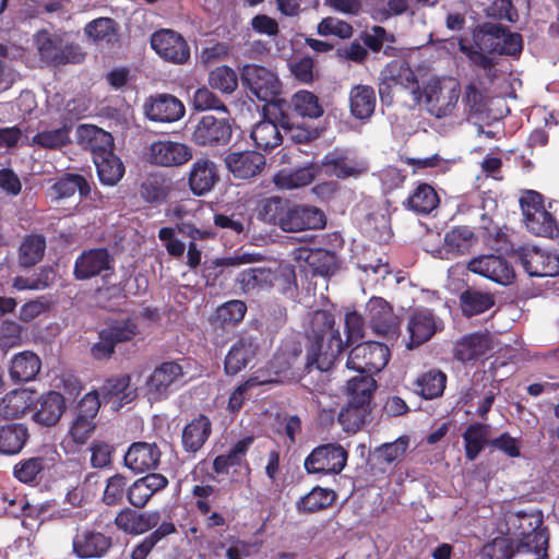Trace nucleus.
<instances>
[{
	"instance_id": "a19ab883",
	"label": "nucleus",
	"mask_w": 559,
	"mask_h": 559,
	"mask_svg": "<svg viewBox=\"0 0 559 559\" xmlns=\"http://www.w3.org/2000/svg\"><path fill=\"white\" fill-rule=\"evenodd\" d=\"M79 136L85 147L91 151L92 158L98 155H109L114 153L112 135L93 124H82L79 127Z\"/></svg>"
},
{
	"instance_id": "2f4dec72",
	"label": "nucleus",
	"mask_w": 559,
	"mask_h": 559,
	"mask_svg": "<svg viewBox=\"0 0 559 559\" xmlns=\"http://www.w3.org/2000/svg\"><path fill=\"white\" fill-rule=\"evenodd\" d=\"M182 377L183 370L178 362H162L146 381L147 392L157 400L165 399L171 391V386Z\"/></svg>"
},
{
	"instance_id": "aec40b11",
	"label": "nucleus",
	"mask_w": 559,
	"mask_h": 559,
	"mask_svg": "<svg viewBox=\"0 0 559 559\" xmlns=\"http://www.w3.org/2000/svg\"><path fill=\"white\" fill-rule=\"evenodd\" d=\"M443 330V322L431 309L417 308L411 312L407 320L409 349L418 347L431 340L437 332Z\"/></svg>"
},
{
	"instance_id": "5701e85b",
	"label": "nucleus",
	"mask_w": 559,
	"mask_h": 559,
	"mask_svg": "<svg viewBox=\"0 0 559 559\" xmlns=\"http://www.w3.org/2000/svg\"><path fill=\"white\" fill-rule=\"evenodd\" d=\"M369 324L376 334L395 337L399 335V318L391 305L381 297H372L366 305Z\"/></svg>"
},
{
	"instance_id": "13d9d810",
	"label": "nucleus",
	"mask_w": 559,
	"mask_h": 559,
	"mask_svg": "<svg viewBox=\"0 0 559 559\" xmlns=\"http://www.w3.org/2000/svg\"><path fill=\"white\" fill-rule=\"evenodd\" d=\"M274 277L270 269L248 267L238 274L236 282L239 284L242 292L248 294L255 289L271 286Z\"/></svg>"
},
{
	"instance_id": "4d7b16f0",
	"label": "nucleus",
	"mask_w": 559,
	"mask_h": 559,
	"mask_svg": "<svg viewBox=\"0 0 559 559\" xmlns=\"http://www.w3.org/2000/svg\"><path fill=\"white\" fill-rule=\"evenodd\" d=\"M289 200L270 197L262 200L258 207V218L282 229Z\"/></svg>"
},
{
	"instance_id": "7ed1b4c3",
	"label": "nucleus",
	"mask_w": 559,
	"mask_h": 559,
	"mask_svg": "<svg viewBox=\"0 0 559 559\" xmlns=\"http://www.w3.org/2000/svg\"><path fill=\"white\" fill-rule=\"evenodd\" d=\"M514 535L519 554H534L536 558H548L549 533L544 526L542 512L518 513Z\"/></svg>"
},
{
	"instance_id": "de8ad7c7",
	"label": "nucleus",
	"mask_w": 559,
	"mask_h": 559,
	"mask_svg": "<svg viewBox=\"0 0 559 559\" xmlns=\"http://www.w3.org/2000/svg\"><path fill=\"white\" fill-rule=\"evenodd\" d=\"M376 102L374 90L369 85H356L349 92L350 112L356 119H369L374 112Z\"/></svg>"
},
{
	"instance_id": "ea45409f",
	"label": "nucleus",
	"mask_w": 559,
	"mask_h": 559,
	"mask_svg": "<svg viewBox=\"0 0 559 559\" xmlns=\"http://www.w3.org/2000/svg\"><path fill=\"white\" fill-rule=\"evenodd\" d=\"M440 204L436 189L426 182L418 183L403 202V206L418 215H428Z\"/></svg>"
},
{
	"instance_id": "6ab92c4d",
	"label": "nucleus",
	"mask_w": 559,
	"mask_h": 559,
	"mask_svg": "<svg viewBox=\"0 0 559 559\" xmlns=\"http://www.w3.org/2000/svg\"><path fill=\"white\" fill-rule=\"evenodd\" d=\"M325 175L337 179L358 178L368 171V164L347 150L335 147L321 162Z\"/></svg>"
},
{
	"instance_id": "20e7f679",
	"label": "nucleus",
	"mask_w": 559,
	"mask_h": 559,
	"mask_svg": "<svg viewBox=\"0 0 559 559\" xmlns=\"http://www.w3.org/2000/svg\"><path fill=\"white\" fill-rule=\"evenodd\" d=\"M474 44L489 55L516 57L523 48L522 36L508 26L485 22L473 33Z\"/></svg>"
},
{
	"instance_id": "2eb2a0df",
	"label": "nucleus",
	"mask_w": 559,
	"mask_h": 559,
	"mask_svg": "<svg viewBox=\"0 0 559 559\" xmlns=\"http://www.w3.org/2000/svg\"><path fill=\"white\" fill-rule=\"evenodd\" d=\"M112 545L111 535L93 527H81L72 538V552L79 559H100L108 555Z\"/></svg>"
},
{
	"instance_id": "4c0bfd02",
	"label": "nucleus",
	"mask_w": 559,
	"mask_h": 559,
	"mask_svg": "<svg viewBox=\"0 0 559 559\" xmlns=\"http://www.w3.org/2000/svg\"><path fill=\"white\" fill-rule=\"evenodd\" d=\"M174 190V182L162 174H148L141 182L139 194L141 199L152 205L165 203Z\"/></svg>"
},
{
	"instance_id": "b1692460",
	"label": "nucleus",
	"mask_w": 559,
	"mask_h": 559,
	"mask_svg": "<svg viewBox=\"0 0 559 559\" xmlns=\"http://www.w3.org/2000/svg\"><path fill=\"white\" fill-rule=\"evenodd\" d=\"M326 224L323 211L314 206L293 204L289 201L282 230L296 233L307 229H321Z\"/></svg>"
},
{
	"instance_id": "ddd939ff",
	"label": "nucleus",
	"mask_w": 559,
	"mask_h": 559,
	"mask_svg": "<svg viewBox=\"0 0 559 559\" xmlns=\"http://www.w3.org/2000/svg\"><path fill=\"white\" fill-rule=\"evenodd\" d=\"M115 272V259L107 248L84 250L74 262L73 276L78 281H86L103 275L105 283H109Z\"/></svg>"
},
{
	"instance_id": "4468645a",
	"label": "nucleus",
	"mask_w": 559,
	"mask_h": 559,
	"mask_svg": "<svg viewBox=\"0 0 559 559\" xmlns=\"http://www.w3.org/2000/svg\"><path fill=\"white\" fill-rule=\"evenodd\" d=\"M100 407L96 391L86 393L78 404L76 413L69 429V436L76 444H85L96 429L95 418Z\"/></svg>"
},
{
	"instance_id": "680f3d73",
	"label": "nucleus",
	"mask_w": 559,
	"mask_h": 559,
	"mask_svg": "<svg viewBox=\"0 0 559 559\" xmlns=\"http://www.w3.org/2000/svg\"><path fill=\"white\" fill-rule=\"evenodd\" d=\"M318 174L319 167L317 165L309 164L289 174H278L275 176L274 181L276 186L281 188L296 189L312 183Z\"/></svg>"
},
{
	"instance_id": "a878e982",
	"label": "nucleus",
	"mask_w": 559,
	"mask_h": 559,
	"mask_svg": "<svg viewBox=\"0 0 559 559\" xmlns=\"http://www.w3.org/2000/svg\"><path fill=\"white\" fill-rule=\"evenodd\" d=\"M67 409L64 396L57 391L40 394L33 402L32 420L43 427L56 426Z\"/></svg>"
},
{
	"instance_id": "412c9836",
	"label": "nucleus",
	"mask_w": 559,
	"mask_h": 559,
	"mask_svg": "<svg viewBox=\"0 0 559 559\" xmlns=\"http://www.w3.org/2000/svg\"><path fill=\"white\" fill-rule=\"evenodd\" d=\"M233 130L227 119L203 116L192 132L191 140L198 146H224L231 139Z\"/></svg>"
},
{
	"instance_id": "49530a36",
	"label": "nucleus",
	"mask_w": 559,
	"mask_h": 559,
	"mask_svg": "<svg viewBox=\"0 0 559 559\" xmlns=\"http://www.w3.org/2000/svg\"><path fill=\"white\" fill-rule=\"evenodd\" d=\"M278 127H281V123L275 117L258 122L250 133L255 147L264 152H271L278 146L283 141Z\"/></svg>"
},
{
	"instance_id": "bf43d9fd",
	"label": "nucleus",
	"mask_w": 559,
	"mask_h": 559,
	"mask_svg": "<svg viewBox=\"0 0 559 559\" xmlns=\"http://www.w3.org/2000/svg\"><path fill=\"white\" fill-rule=\"evenodd\" d=\"M373 374L364 373L352 378L347 382L349 401L370 406L373 392L377 389V382Z\"/></svg>"
},
{
	"instance_id": "603ef678",
	"label": "nucleus",
	"mask_w": 559,
	"mask_h": 559,
	"mask_svg": "<svg viewBox=\"0 0 559 559\" xmlns=\"http://www.w3.org/2000/svg\"><path fill=\"white\" fill-rule=\"evenodd\" d=\"M370 412L371 406L348 400L338 413L337 420L344 431L355 433L362 428Z\"/></svg>"
},
{
	"instance_id": "5fc2aeb1",
	"label": "nucleus",
	"mask_w": 559,
	"mask_h": 559,
	"mask_svg": "<svg viewBox=\"0 0 559 559\" xmlns=\"http://www.w3.org/2000/svg\"><path fill=\"white\" fill-rule=\"evenodd\" d=\"M99 181L105 186H115L124 175V166L121 159L114 153L98 155L93 159Z\"/></svg>"
},
{
	"instance_id": "9b49d317",
	"label": "nucleus",
	"mask_w": 559,
	"mask_h": 559,
	"mask_svg": "<svg viewBox=\"0 0 559 559\" xmlns=\"http://www.w3.org/2000/svg\"><path fill=\"white\" fill-rule=\"evenodd\" d=\"M390 356V349L385 344L374 341L361 342L349 350L346 366L361 374H376L388 365Z\"/></svg>"
},
{
	"instance_id": "e2e57ef3",
	"label": "nucleus",
	"mask_w": 559,
	"mask_h": 559,
	"mask_svg": "<svg viewBox=\"0 0 559 559\" xmlns=\"http://www.w3.org/2000/svg\"><path fill=\"white\" fill-rule=\"evenodd\" d=\"M175 532L176 526L171 521H163L150 535L133 548L131 559H146L159 540Z\"/></svg>"
},
{
	"instance_id": "3c124183",
	"label": "nucleus",
	"mask_w": 559,
	"mask_h": 559,
	"mask_svg": "<svg viewBox=\"0 0 559 559\" xmlns=\"http://www.w3.org/2000/svg\"><path fill=\"white\" fill-rule=\"evenodd\" d=\"M478 242V237L468 226H455L444 236V249L448 253L465 254Z\"/></svg>"
},
{
	"instance_id": "c85d7f7f",
	"label": "nucleus",
	"mask_w": 559,
	"mask_h": 559,
	"mask_svg": "<svg viewBox=\"0 0 559 559\" xmlns=\"http://www.w3.org/2000/svg\"><path fill=\"white\" fill-rule=\"evenodd\" d=\"M192 158V150L185 143L155 141L150 145L148 162L163 167L181 166Z\"/></svg>"
},
{
	"instance_id": "774afa93",
	"label": "nucleus",
	"mask_w": 559,
	"mask_h": 559,
	"mask_svg": "<svg viewBox=\"0 0 559 559\" xmlns=\"http://www.w3.org/2000/svg\"><path fill=\"white\" fill-rule=\"evenodd\" d=\"M409 445V439L406 436L399 437L393 442L383 443L376 448L374 455L377 460L388 465L400 462Z\"/></svg>"
},
{
	"instance_id": "37998d69",
	"label": "nucleus",
	"mask_w": 559,
	"mask_h": 559,
	"mask_svg": "<svg viewBox=\"0 0 559 559\" xmlns=\"http://www.w3.org/2000/svg\"><path fill=\"white\" fill-rule=\"evenodd\" d=\"M40 368V358L33 352L24 350L13 356L9 374L14 382H28L36 378Z\"/></svg>"
},
{
	"instance_id": "423d86ee",
	"label": "nucleus",
	"mask_w": 559,
	"mask_h": 559,
	"mask_svg": "<svg viewBox=\"0 0 559 559\" xmlns=\"http://www.w3.org/2000/svg\"><path fill=\"white\" fill-rule=\"evenodd\" d=\"M323 112L319 97L312 92L301 90L296 92L290 100L282 98L274 103L271 116L278 120L283 129L292 130L296 124L295 118L317 119Z\"/></svg>"
},
{
	"instance_id": "6e6552de",
	"label": "nucleus",
	"mask_w": 559,
	"mask_h": 559,
	"mask_svg": "<svg viewBox=\"0 0 559 559\" xmlns=\"http://www.w3.org/2000/svg\"><path fill=\"white\" fill-rule=\"evenodd\" d=\"M240 79L251 96L271 106L269 111L271 114L273 104L280 99L278 96L282 92V82L278 75L263 66L246 64L241 70Z\"/></svg>"
},
{
	"instance_id": "a18cd8bd",
	"label": "nucleus",
	"mask_w": 559,
	"mask_h": 559,
	"mask_svg": "<svg viewBox=\"0 0 559 559\" xmlns=\"http://www.w3.org/2000/svg\"><path fill=\"white\" fill-rule=\"evenodd\" d=\"M46 251V238L41 234H27L23 237L17 251L21 267L29 269L38 264Z\"/></svg>"
},
{
	"instance_id": "473e14b6",
	"label": "nucleus",
	"mask_w": 559,
	"mask_h": 559,
	"mask_svg": "<svg viewBox=\"0 0 559 559\" xmlns=\"http://www.w3.org/2000/svg\"><path fill=\"white\" fill-rule=\"evenodd\" d=\"M226 166L235 178L250 179L265 167V156L255 151L234 152L226 156Z\"/></svg>"
},
{
	"instance_id": "bb28decb",
	"label": "nucleus",
	"mask_w": 559,
	"mask_h": 559,
	"mask_svg": "<svg viewBox=\"0 0 559 559\" xmlns=\"http://www.w3.org/2000/svg\"><path fill=\"white\" fill-rule=\"evenodd\" d=\"M160 513L157 510L139 512L126 507L114 519L115 526L127 535H142L159 525Z\"/></svg>"
},
{
	"instance_id": "09e8293b",
	"label": "nucleus",
	"mask_w": 559,
	"mask_h": 559,
	"mask_svg": "<svg viewBox=\"0 0 559 559\" xmlns=\"http://www.w3.org/2000/svg\"><path fill=\"white\" fill-rule=\"evenodd\" d=\"M56 199H67L78 191L81 198H87L91 186L86 178L80 174L66 173L50 188Z\"/></svg>"
},
{
	"instance_id": "dca6fc26",
	"label": "nucleus",
	"mask_w": 559,
	"mask_h": 559,
	"mask_svg": "<svg viewBox=\"0 0 559 559\" xmlns=\"http://www.w3.org/2000/svg\"><path fill=\"white\" fill-rule=\"evenodd\" d=\"M516 257L531 277H554L559 274V254L537 247H522Z\"/></svg>"
},
{
	"instance_id": "393cba45",
	"label": "nucleus",
	"mask_w": 559,
	"mask_h": 559,
	"mask_svg": "<svg viewBox=\"0 0 559 559\" xmlns=\"http://www.w3.org/2000/svg\"><path fill=\"white\" fill-rule=\"evenodd\" d=\"M145 116L155 122H175L186 112L182 102L167 93L151 95L143 105Z\"/></svg>"
},
{
	"instance_id": "0e129e2a",
	"label": "nucleus",
	"mask_w": 559,
	"mask_h": 559,
	"mask_svg": "<svg viewBox=\"0 0 559 559\" xmlns=\"http://www.w3.org/2000/svg\"><path fill=\"white\" fill-rule=\"evenodd\" d=\"M264 383L265 381L260 380L258 376L249 377L247 380L239 383L229 394L226 406L228 414L237 416L250 397L249 391Z\"/></svg>"
},
{
	"instance_id": "c03bdc74",
	"label": "nucleus",
	"mask_w": 559,
	"mask_h": 559,
	"mask_svg": "<svg viewBox=\"0 0 559 559\" xmlns=\"http://www.w3.org/2000/svg\"><path fill=\"white\" fill-rule=\"evenodd\" d=\"M384 73L388 74L389 81L391 80L396 86L408 91L414 99L419 100L421 98L417 76L406 62L391 61L384 67Z\"/></svg>"
},
{
	"instance_id": "8fccbe9b",
	"label": "nucleus",
	"mask_w": 559,
	"mask_h": 559,
	"mask_svg": "<svg viewBox=\"0 0 559 559\" xmlns=\"http://www.w3.org/2000/svg\"><path fill=\"white\" fill-rule=\"evenodd\" d=\"M490 426L483 423H473L467 426L462 435L464 441L465 457L474 461L488 443Z\"/></svg>"
},
{
	"instance_id": "39448f33",
	"label": "nucleus",
	"mask_w": 559,
	"mask_h": 559,
	"mask_svg": "<svg viewBox=\"0 0 559 559\" xmlns=\"http://www.w3.org/2000/svg\"><path fill=\"white\" fill-rule=\"evenodd\" d=\"M140 334L139 324L133 318L114 319L98 331L97 342L91 348L90 354L97 361H108L119 344L133 341Z\"/></svg>"
},
{
	"instance_id": "052dcab7",
	"label": "nucleus",
	"mask_w": 559,
	"mask_h": 559,
	"mask_svg": "<svg viewBox=\"0 0 559 559\" xmlns=\"http://www.w3.org/2000/svg\"><path fill=\"white\" fill-rule=\"evenodd\" d=\"M33 392L11 391L3 397V412L9 418H21L33 407Z\"/></svg>"
},
{
	"instance_id": "f704fd0d",
	"label": "nucleus",
	"mask_w": 559,
	"mask_h": 559,
	"mask_svg": "<svg viewBox=\"0 0 559 559\" xmlns=\"http://www.w3.org/2000/svg\"><path fill=\"white\" fill-rule=\"evenodd\" d=\"M55 466L52 455H36L23 459L13 466V476L23 484H34L41 480L46 472Z\"/></svg>"
},
{
	"instance_id": "f8f14e48",
	"label": "nucleus",
	"mask_w": 559,
	"mask_h": 559,
	"mask_svg": "<svg viewBox=\"0 0 559 559\" xmlns=\"http://www.w3.org/2000/svg\"><path fill=\"white\" fill-rule=\"evenodd\" d=\"M295 269L306 278L331 276L337 270L336 254L322 248L299 247L293 251Z\"/></svg>"
},
{
	"instance_id": "7c9ffc66",
	"label": "nucleus",
	"mask_w": 559,
	"mask_h": 559,
	"mask_svg": "<svg viewBox=\"0 0 559 559\" xmlns=\"http://www.w3.org/2000/svg\"><path fill=\"white\" fill-rule=\"evenodd\" d=\"M219 180L216 164L210 158L195 159L188 174V185L197 197L209 193Z\"/></svg>"
},
{
	"instance_id": "f257e3e1",
	"label": "nucleus",
	"mask_w": 559,
	"mask_h": 559,
	"mask_svg": "<svg viewBox=\"0 0 559 559\" xmlns=\"http://www.w3.org/2000/svg\"><path fill=\"white\" fill-rule=\"evenodd\" d=\"M305 370L329 371L344 350V341L330 310H316L306 332Z\"/></svg>"
},
{
	"instance_id": "338daca9",
	"label": "nucleus",
	"mask_w": 559,
	"mask_h": 559,
	"mask_svg": "<svg viewBox=\"0 0 559 559\" xmlns=\"http://www.w3.org/2000/svg\"><path fill=\"white\" fill-rule=\"evenodd\" d=\"M209 84L225 94L234 93L238 87V75L228 66H221L210 72Z\"/></svg>"
},
{
	"instance_id": "864d4df0",
	"label": "nucleus",
	"mask_w": 559,
	"mask_h": 559,
	"mask_svg": "<svg viewBox=\"0 0 559 559\" xmlns=\"http://www.w3.org/2000/svg\"><path fill=\"white\" fill-rule=\"evenodd\" d=\"M460 305L462 313L471 318L489 310L495 305V297L490 293L467 288L460 295Z\"/></svg>"
},
{
	"instance_id": "e433bc0d",
	"label": "nucleus",
	"mask_w": 559,
	"mask_h": 559,
	"mask_svg": "<svg viewBox=\"0 0 559 559\" xmlns=\"http://www.w3.org/2000/svg\"><path fill=\"white\" fill-rule=\"evenodd\" d=\"M212 433V423L206 415L200 414L188 423L181 433V444L187 453L200 451Z\"/></svg>"
},
{
	"instance_id": "cd10ccee",
	"label": "nucleus",
	"mask_w": 559,
	"mask_h": 559,
	"mask_svg": "<svg viewBox=\"0 0 559 559\" xmlns=\"http://www.w3.org/2000/svg\"><path fill=\"white\" fill-rule=\"evenodd\" d=\"M259 350L258 338L242 334L229 348L224 359V371L227 376L241 372L254 359Z\"/></svg>"
},
{
	"instance_id": "72a5a7b5",
	"label": "nucleus",
	"mask_w": 559,
	"mask_h": 559,
	"mask_svg": "<svg viewBox=\"0 0 559 559\" xmlns=\"http://www.w3.org/2000/svg\"><path fill=\"white\" fill-rule=\"evenodd\" d=\"M253 440V437H245L238 440L227 453L217 455L213 460V471L216 474H226L229 468L239 467L245 469L246 475H250L251 468L247 454Z\"/></svg>"
},
{
	"instance_id": "1a4fd4ad",
	"label": "nucleus",
	"mask_w": 559,
	"mask_h": 559,
	"mask_svg": "<svg viewBox=\"0 0 559 559\" xmlns=\"http://www.w3.org/2000/svg\"><path fill=\"white\" fill-rule=\"evenodd\" d=\"M428 111L437 118L451 116L462 93L460 82L453 78L431 80L424 90Z\"/></svg>"
},
{
	"instance_id": "c9c22d12",
	"label": "nucleus",
	"mask_w": 559,
	"mask_h": 559,
	"mask_svg": "<svg viewBox=\"0 0 559 559\" xmlns=\"http://www.w3.org/2000/svg\"><path fill=\"white\" fill-rule=\"evenodd\" d=\"M491 349L489 333L475 332L464 335L455 344L454 356L462 362L475 361Z\"/></svg>"
},
{
	"instance_id": "f3484780",
	"label": "nucleus",
	"mask_w": 559,
	"mask_h": 559,
	"mask_svg": "<svg viewBox=\"0 0 559 559\" xmlns=\"http://www.w3.org/2000/svg\"><path fill=\"white\" fill-rule=\"evenodd\" d=\"M466 269L501 286H509L515 281L512 264L501 255L481 254L475 257L468 261Z\"/></svg>"
},
{
	"instance_id": "0eeeda50",
	"label": "nucleus",
	"mask_w": 559,
	"mask_h": 559,
	"mask_svg": "<svg viewBox=\"0 0 559 559\" xmlns=\"http://www.w3.org/2000/svg\"><path fill=\"white\" fill-rule=\"evenodd\" d=\"M34 41L40 60L47 66L57 68L68 63L76 64L85 59L80 45L66 43L61 36L47 29L37 32Z\"/></svg>"
},
{
	"instance_id": "6e6d98bb",
	"label": "nucleus",
	"mask_w": 559,
	"mask_h": 559,
	"mask_svg": "<svg viewBox=\"0 0 559 559\" xmlns=\"http://www.w3.org/2000/svg\"><path fill=\"white\" fill-rule=\"evenodd\" d=\"M335 498L336 495L332 489L316 486L297 501L296 508L302 513H314L331 507Z\"/></svg>"
},
{
	"instance_id": "4be33fe9",
	"label": "nucleus",
	"mask_w": 559,
	"mask_h": 559,
	"mask_svg": "<svg viewBox=\"0 0 559 559\" xmlns=\"http://www.w3.org/2000/svg\"><path fill=\"white\" fill-rule=\"evenodd\" d=\"M302 353L299 344L293 345L290 348H283L278 350L269 366L274 371V379H265V383L281 382L284 380H301L312 370H305V366L300 368L298 360Z\"/></svg>"
},
{
	"instance_id": "f03ea898",
	"label": "nucleus",
	"mask_w": 559,
	"mask_h": 559,
	"mask_svg": "<svg viewBox=\"0 0 559 559\" xmlns=\"http://www.w3.org/2000/svg\"><path fill=\"white\" fill-rule=\"evenodd\" d=\"M520 206L525 226L532 234L548 238L559 235L556 217L559 202L552 201L546 206L542 193L526 190L520 198Z\"/></svg>"
},
{
	"instance_id": "58836bf2",
	"label": "nucleus",
	"mask_w": 559,
	"mask_h": 559,
	"mask_svg": "<svg viewBox=\"0 0 559 559\" xmlns=\"http://www.w3.org/2000/svg\"><path fill=\"white\" fill-rule=\"evenodd\" d=\"M28 427L21 423L0 425V454L16 455L22 452L29 440Z\"/></svg>"
},
{
	"instance_id": "c756f323",
	"label": "nucleus",
	"mask_w": 559,
	"mask_h": 559,
	"mask_svg": "<svg viewBox=\"0 0 559 559\" xmlns=\"http://www.w3.org/2000/svg\"><path fill=\"white\" fill-rule=\"evenodd\" d=\"M162 452L156 443L133 442L123 456L127 468L135 474L154 471L160 463Z\"/></svg>"
},
{
	"instance_id": "a211bd4d",
	"label": "nucleus",
	"mask_w": 559,
	"mask_h": 559,
	"mask_svg": "<svg viewBox=\"0 0 559 559\" xmlns=\"http://www.w3.org/2000/svg\"><path fill=\"white\" fill-rule=\"evenodd\" d=\"M152 49L165 61L185 64L190 59V47L179 33L173 29H159L151 36Z\"/></svg>"
},
{
	"instance_id": "79ce46f5",
	"label": "nucleus",
	"mask_w": 559,
	"mask_h": 559,
	"mask_svg": "<svg viewBox=\"0 0 559 559\" xmlns=\"http://www.w3.org/2000/svg\"><path fill=\"white\" fill-rule=\"evenodd\" d=\"M448 377L439 369H429L420 373L413 383V391L425 400L442 396Z\"/></svg>"
},
{
	"instance_id": "69168bd1",
	"label": "nucleus",
	"mask_w": 559,
	"mask_h": 559,
	"mask_svg": "<svg viewBox=\"0 0 559 559\" xmlns=\"http://www.w3.org/2000/svg\"><path fill=\"white\" fill-rule=\"evenodd\" d=\"M128 491V478L116 473L106 479L102 501L108 507H116L122 503Z\"/></svg>"
},
{
	"instance_id": "9d476101",
	"label": "nucleus",
	"mask_w": 559,
	"mask_h": 559,
	"mask_svg": "<svg viewBox=\"0 0 559 559\" xmlns=\"http://www.w3.org/2000/svg\"><path fill=\"white\" fill-rule=\"evenodd\" d=\"M348 461V451L338 442H329L316 447L305 459L304 467L308 474L338 475Z\"/></svg>"
}]
</instances>
